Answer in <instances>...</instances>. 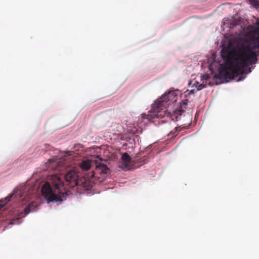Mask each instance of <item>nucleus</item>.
<instances>
[{"instance_id":"obj_9","label":"nucleus","mask_w":259,"mask_h":259,"mask_svg":"<svg viewBox=\"0 0 259 259\" xmlns=\"http://www.w3.org/2000/svg\"><path fill=\"white\" fill-rule=\"evenodd\" d=\"M47 164L48 168L50 169L59 170L60 167L59 162L54 159H49Z\"/></svg>"},{"instance_id":"obj_7","label":"nucleus","mask_w":259,"mask_h":259,"mask_svg":"<svg viewBox=\"0 0 259 259\" xmlns=\"http://www.w3.org/2000/svg\"><path fill=\"white\" fill-rule=\"evenodd\" d=\"M35 206H36V204L35 203H34V202H32L31 203H30L28 206H26L24 209V214H23V212H21L19 214V218H21V217H24V216L26 215L27 214H28L31 211H33L35 209Z\"/></svg>"},{"instance_id":"obj_17","label":"nucleus","mask_w":259,"mask_h":259,"mask_svg":"<svg viewBox=\"0 0 259 259\" xmlns=\"http://www.w3.org/2000/svg\"><path fill=\"white\" fill-rule=\"evenodd\" d=\"M188 103V100L187 99L184 100L182 101V105L187 106Z\"/></svg>"},{"instance_id":"obj_4","label":"nucleus","mask_w":259,"mask_h":259,"mask_svg":"<svg viewBox=\"0 0 259 259\" xmlns=\"http://www.w3.org/2000/svg\"><path fill=\"white\" fill-rule=\"evenodd\" d=\"M95 180V172L93 171L87 174L83 179H80L78 186L83 188L85 190H90L92 189Z\"/></svg>"},{"instance_id":"obj_12","label":"nucleus","mask_w":259,"mask_h":259,"mask_svg":"<svg viewBox=\"0 0 259 259\" xmlns=\"http://www.w3.org/2000/svg\"><path fill=\"white\" fill-rule=\"evenodd\" d=\"M193 86L195 87L198 91H200L202 90L203 88H206L207 85L206 83L204 84L203 82H202L201 83H199L198 81H194V83H193Z\"/></svg>"},{"instance_id":"obj_19","label":"nucleus","mask_w":259,"mask_h":259,"mask_svg":"<svg viewBox=\"0 0 259 259\" xmlns=\"http://www.w3.org/2000/svg\"><path fill=\"white\" fill-rule=\"evenodd\" d=\"M175 130H176V132H178L180 131L181 129L179 127H176Z\"/></svg>"},{"instance_id":"obj_20","label":"nucleus","mask_w":259,"mask_h":259,"mask_svg":"<svg viewBox=\"0 0 259 259\" xmlns=\"http://www.w3.org/2000/svg\"><path fill=\"white\" fill-rule=\"evenodd\" d=\"M4 204H0V210L4 207Z\"/></svg>"},{"instance_id":"obj_5","label":"nucleus","mask_w":259,"mask_h":259,"mask_svg":"<svg viewBox=\"0 0 259 259\" xmlns=\"http://www.w3.org/2000/svg\"><path fill=\"white\" fill-rule=\"evenodd\" d=\"M65 183L70 188H73L79 184V178L77 172L74 170H70L64 175Z\"/></svg>"},{"instance_id":"obj_1","label":"nucleus","mask_w":259,"mask_h":259,"mask_svg":"<svg viewBox=\"0 0 259 259\" xmlns=\"http://www.w3.org/2000/svg\"><path fill=\"white\" fill-rule=\"evenodd\" d=\"M229 49L226 55H223L227 66L215 75L217 78L233 79L239 75L251 72L250 65L257 61L255 51H259V37L253 33L249 40L239 38L233 42H230Z\"/></svg>"},{"instance_id":"obj_11","label":"nucleus","mask_w":259,"mask_h":259,"mask_svg":"<svg viewBox=\"0 0 259 259\" xmlns=\"http://www.w3.org/2000/svg\"><path fill=\"white\" fill-rule=\"evenodd\" d=\"M122 162L124 163V166L127 167L131 161V157L128 154L124 153L121 157Z\"/></svg>"},{"instance_id":"obj_10","label":"nucleus","mask_w":259,"mask_h":259,"mask_svg":"<svg viewBox=\"0 0 259 259\" xmlns=\"http://www.w3.org/2000/svg\"><path fill=\"white\" fill-rule=\"evenodd\" d=\"M92 162L89 160L82 161L80 164V167L83 170H88L92 166Z\"/></svg>"},{"instance_id":"obj_13","label":"nucleus","mask_w":259,"mask_h":259,"mask_svg":"<svg viewBox=\"0 0 259 259\" xmlns=\"http://www.w3.org/2000/svg\"><path fill=\"white\" fill-rule=\"evenodd\" d=\"M210 78L208 74H205L201 76V80L203 82L204 84H206V81Z\"/></svg>"},{"instance_id":"obj_16","label":"nucleus","mask_w":259,"mask_h":259,"mask_svg":"<svg viewBox=\"0 0 259 259\" xmlns=\"http://www.w3.org/2000/svg\"><path fill=\"white\" fill-rule=\"evenodd\" d=\"M253 33L257 37H259V23H258V27L254 30Z\"/></svg>"},{"instance_id":"obj_6","label":"nucleus","mask_w":259,"mask_h":259,"mask_svg":"<svg viewBox=\"0 0 259 259\" xmlns=\"http://www.w3.org/2000/svg\"><path fill=\"white\" fill-rule=\"evenodd\" d=\"M27 195H28L27 194H25V193L23 192L22 191V190H18L15 191L14 194H10L9 196H8L7 197H6L5 198L4 201H5V204H6L7 202H8L10 200V199L12 197H13V196H14L15 198H17L18 196H19V197H20V198L24 197V199H26L27 198L26 196Z\"/></svg>"},{"instance_id":"obj_3","label":"nucleus","mask_w":259,"mask_h":259,"mask_svg":"<svg viewBox=\"0 0 259 259\" xmlns=\"http://www.w3.org/2000/svg\"><path fill=\"white\" fill-rule=\"evenodd\" d=\"M51 179L52 186L48 182L42 185L41 190L42 196L48 203L62 201L63 198L67 196V192L62 178L57 175H53Z\"/></svg>"},{"instance_id":"obj_21","label":"nucleus","mask_w":259,"mask_h":259,"mask_svg":"<svg viewBox=\"0 0 259 259\" xmlns=\"http://www.w3.org/2000/svg\"><path fill=\"white\" fill-rule=\"evenodd\" d=\"M122 146H127V143H124L122 144Z\"/></svg>"},{"instance_id":"obj_15","label":"nucleus","mask_w":259,"mask_h":259,"mask_svg":"<svg viewBox=\"0 0 259 259\" xmlns=\"http://www.w3.org/2000/svg\"><path fill=\"white\" fill-rule=\"evenodd\" d=\"M133 138H130L129 143L130 144H133L134 143L135 145L136 144L135 143V140L137 139V141H138V137L134 136H133Z\"/></svg>"},{"instance_id":"obj_8","label":"nucleus","mask_w":259,"mask_h":259,"mask_svg":"<svg viewBox=\"0 0 259 259\" xmlns=\"http://www.w3.org/2000/svg\"><path fill=\"white\" fill-rule=\"evenodd\" d=\"M96 170L100 173L107 174L109 169L106 164L99 163L96 165Z\"/></svg>"},{"instance_id":"obj_18","label":"nucleus","mask_w":259,"mask_h":259,"mask_svg":"<svg viewBox=\"0 0 259 259\" xmlns=\"http://www.w3.org/2000/svg\"><path fill=\"white\" fill-rule=\"evenodd\" d=\"M195 93V90H192L190 91L189 94L190 95V94H193Z\"/></svg>"},{"instance_id":"obj_2","label":"nucleus","mask_w":259,"mask_h":259,"mask_svg":"<svg viewBox=\"0 0 259 259\" xmlns=\"http://www.w3.org/2000/svg\"><path fill=\"white\" fill-rule=\"evenodd\" d=\"M176 95L174 91H169L166 93L161 98L157 99L152 106L151 110L147 114L142 115L143 119H147L149 121H151L154 118H163L167 117L171 120H174L173 113L167 110L163 109L168 105V102H175L176 101Z\"/></svg>"},{"instance_id":"obj_14","label":"nucleus","mask_w":259,"mask_h":259,"mask_svg":"<svg viewBox=\"0 0 259 259\" xmlns=\"http://www.w3.org/2000/svg\"><path fill=\"white\" fill-rule=\"evenodd\" d=\"M250 4L255 8L259 7V1L258 0H250Z\"/></svg>"}]
</instances>
